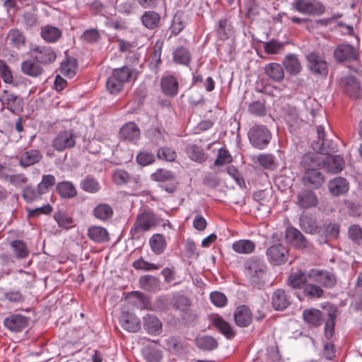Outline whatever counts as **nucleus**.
<instances>
[{"label": "nucleus", "mask_w": 362, "mask_h": 362, "mask_svg": "<svg viewBox=\"0 0 362 362\" xmlns=\"http://www.w3.org/2000/svg\"><path fill=\"white\" fill-rule=\"evenodd\" d=\"M119 322L124 329L130 332H136L141 327L139 319L135 315L126 311H122Z\"/></svg>", "instance_id": "nucleus-16"}, {"label": "nucleus", "mask_w": 362, "mask_h": 362, "mask_svg": "<svg viewBox=\"0 0 362 362\" xmlns=\"http://www.w3.org/2000/svg\"><path fill=\"white\" fill-rule=\"evenodd\" d=\"M54 218L62 228L67 229L73 227V219L66 214L57 212L54 214Z\"/></svg>", "instance_id": "nucleus-54"}, {"label": "nucleus", "mask_w": 362, "mask_h": 362, "mask_svg": "<svg viewBox=\"0 0 362 362\" xmlns=\"http://www.w3.org/2000/svg\"><path fill=\"white\" fill-rule=\"evenodd\" d=\"M41 36L48 42H54L61 37V31L56 27L47 25L42 28Z\"/></svg>", "instance_id": "nucleus-40"}, {"label": "nucleus", "mask_w": 362, "mask_h": 362, "mask_svg": "<svg viewBox=\"0 0 362 362\" xmlns=\"http://www.w3.org/2000/svg\"><path fill=\"white\" fill-rule=\"evenodd\" d=\"M249 112L257 116H262L266 112L264 104L259 101H255L249 105Z\"/></svg>", "instance_id": "nucleus-64"}, {"label": "nucleus", "mask_w": 362, "mask_h": 362, "mask_svg": "<svg viewBox=\"0 0 362 362\" xmlns=\"http://www.w3.org/2000/svg\"><path fill=\"white\" fill-rule=\"evenodd\" d=\"M173 59L177 64L188 65L191 57L187 49L184 47H179L173 53Z\"/></svg>", "instance_id": "nucleus-47"}, {"label": "nucleus", "mask_w": 362, "mask_h": 362, "mask_svg": "<svg viewBox=\"0 0 362 362\" xmlns=\"http://www.w3.org/2000/svg\"><path fill=\"white\" fill-rule=\"evenodd\" d=\"M22 71L30 76H37L42 73V69L32 60H26L21 64Z\"/></svg>", "instance_id": "nucleus-41"}, {"label": "nucleus", "mask_w": 362, "mask_h": 362, "mask_svg": "<svg viewBox=\"0 0 362 362\" xmlns=\"http://www.w3.org/2000/svg\"><path fill=\"white\" fill-rule=\"evenodd\" d=\"M308 278V274L299 270L293 272L288 279V284L293 288H301L305 286Z\"/></svg>", "instance_id": "nucleus-32"}, {"label": "nucleus", "mask_w": 362, "mask_h": 362, "mask_svg": "<svg viewBox=\"0 0 362 362\" xmlns=\"http://www.w3.org/2000/svg\"><path fill=\"white\" fill-rule=\"evenodd\" d=\"M286 238L288 243L296 248L303 249L308 247V243L305 237L300 230L293 227H289L286 229Z\"/></svg>", "instance_id": "nucleus-17"}, {"label": "nucleus", "mask_w": 362, "mask_h": 362, "mask_svg": "<svg viewBox=\"0 0 362 362\" xmlns=\"http://www.w3.org/2000/svg\"><path fill=\"white\" fill-rule=\"evenodd\" d=\"M42 194L37 188L36 189L32 187H26L23 192V197L27 202H32L37 199Z\"/></svg>", "instance_id": "nucleus-57"}, {"label": "nucleus", "mask_w": 362, "mask_h": 362, "mask_svg": "<svg viewBox=\"0 0 362 362\" xmlns=\"http://www.w3.org/2000/svg\"><path fill=\"white\" fill-rule=\"evenodd\" d=\"M11 247L17 259H24L28 257L29 251L26 244L22 240H13L10 243Z\"/></svg>", "instance_id": "nucleus-39"}, {"label": "nucleus", "mask_w": 362, "mask_h": 362, "mask_svg": "<svg viewBox=\"0 0 362 362\" xmlns=\"http://www.w3.org/2000/svg\"><path fill=\"white\" fill-rule=\"evenodd\" d=\"M158 224L155 214L151 211L139 214L130 230L133 238L138 239L145 232L151 230Z\"/></svg>", "instance_id": "nucleus-2"}, {"label": "nucleus", "mask_w": 362, "mask_h": 362, "mask_svg": "<svg viewBox=\"0 0 362 362\" xmlns=\"http://www.w3.org/2000/svg\"><path fill=\"white\" fill-rule=\"evenodd\" d=\"M259 163L265 168L272 169L275 166V158L271 154H261L258 156Z\"/></svg>", "instance_id": "nucleus-60"}, {"label": "nucleus", "mask_w": 362, "mask_h": 362, "mask_svg": "<svg viewBox=\"0 0 362 362\" xmlns=\"http://www.w3.org/2000/svg\"><path fill=\"white\" fill-rule=\"evenodd\" d=\"M213 325L218 329L226 337L231 339L235 336V333L230 325L218 315H214L211 318Z\"/></svg>", "instance_id": "nucleus-31"}, {"label": "nucleus", "mask_w": 362, "mask_h": 362, "mask_svg": "<svg viewBox=\"0 0 362 362\" xmlns=\"http://www.w3.org/2000/svg\"><path fill=\"white\" fill-rule=\"evenodd\" d=\"M323 166L329 172L338 173L344 168V161L339 155L327 156L323 160Z\"/></svg>", "instance_id": "nucleus-19"}, {"label": "nucleus", "mask_w": 362, "mask_h": 362, "mask_svg": "<svg viewBox=\"0 0 362 362\" xmlns=\"http://www.w3.org/2000/svg\"><path fill=\"white\" fill-rule=\"evenodd\" d=\"M285 43L280 42L277 40H272L264 44V49L266 53L274 54L282 49Z\"/></svg>", "instance_id": "nucleus-58"}, {"label": "nucleus", "mask_w": 362, "mask_h": 362, "mask_svg": "<svg viewBox=\"0 0 362 362\" xmlns=\"http://www.w3.org/2000/svg\"><path fill=\"white\" fill-rule=\"evenodd\" d=\"M303 318L305 322L314 326H319L322 320L321 312L315 308L305 310L303 312Z\"/></svg>", "instance_id": "nucleus-33"}, {"label": "nucleus", "mask_w": 362, "mask_h": 362, "mask_svg": "<svg viewBox=\"0 0 362 362\" xmlns=\"http://www.w3.org/2000/svg\"><path fill=\"white\" fill-rule=\"evenodd\" d=\"M120 134L124 139L135 142L139 138L140 130L135 123L129 122L122 127Z\"/></svg>", "instance_id": "nucleus-24"}, {"label": "nucleus", "mask_w": 362, "mask_h": 362, "mask_svg": "<svg viewBox=\"0 0 362 362\" xmlns=\"http://www.w3.org/2000/svg\"><path fill=\"white\" fill-rule=\"evenodd\" d=\"M140 286L146 291H152L158 287V280L152 276L146 275L139 279Z\"/></svg>", "instance_id": "nucleus-46"}, {"label": "nucleus", "mask_w": 362, "mask_h": 362, "mask_svg": "<svg viewBox=\"0 0 362 362\" xmlns=\"http://www.w3.org/2000/svg\"><path fill=\"white\" fill-rule=\"evenodd\" d=\"M333 54L334 59L339 62H355L360 55L357 47L346 43L338 45Z\"/></svg>", "instance_id": "nucleus-6"}, {"label": "nucleus", "mask_w": 362, "mask_h": 362, "mask_svg": "<svg viewBox=\"0 0 362 362\" xmlns=\"http://www.w3.org/2000/svg\"><path fill=\"white\" fill-rule=\"evenodd\" d=\"M173 173L165 169H158L151 175V179L156 182H167L173 180Z\"/></svg>", "instance_id": "nucleus-53"}, {"label": "nucleus", "mask_w": 362, "mask_h": 362, "mask_svg": "<svg viewBox=\"0 0 362 362\" xmlns=\"http://www.w3.org/2000/svg\"><path fill=\"white\" fill-rule=\"evenodd\" d=\"M255 248V244L250 240H240L234 242L232 249L239 254H250Z\"/></svg>", "instance_id": "nucleus-35"}, {"label": "nucleus", "mask_w": 362, "mask_h": 362, "mask_svg": "<svg viewBox=\"0 0 362 362\" xmlns=\"http://www.w3.org/2000/svg\"><path fill=\"white\" fill-rule=\"evenodd\" d=\"M9 44L17 49H20L25 45V37L23 32L18 29L11 30L7 35Z\"/></svg>", "instance_id": "nucleus-34"}, {"label": "nucleus", "mask_w": 362, "mask_h": 362, "mask_svg": "<svg viewBox=\"0 0 362 362\" xmlns=\"http://www.w3.org/2000/svg\"><path fill=\"white\" fill-rule=\"evenodd\" d=\"M234 318L235 323L239 327H247L252 322V313L247 306L242 305L238 308Z\"/></svg>", "instance_id": "nucleus-20"}, {"label": "nucleus", "mask_w": 362, "mask_h": 362, "mask_svg": "<svg viewBox=\"0 0 362 362\" xmlns=\"http://www.w3.org/2000/svg\"><path fill=\"white\" fill-rule=\"evenodd\" d=\"M42 154L37 150L26 151L21 155L20 165L25 168L38 163L42 159Z\"/></svg>", "instance_id": "nucleus-22"}, {"label": "nucleus", "mask_w": 362, "mask_h": 362, "mask_svg": "<svg viewBox=\"0 0 362 362\" xmlns=\"http://www.w3.org/2000/svg\"><path fill=\"white\" fill-rule=\"evenodd\" d=\"M157 156L159 159L166 161H174L176 158V153L170 148H160L158 150Z\"/></svg>", "instance_id": "nucleus-56"}, {"label": "nucleus", "mask_w": 362, "mask_h": 362, "mask_svg": "<svg viewBox=\"0 0 362 362\" xmlns=\"http://www.w3.org/2000/svg\"><path fill=\"white\" fill-rule=\"evenodd\" d=\"M267 75L272 80L281 81L284 77V71L282 66L277 63H270L265 66Z\"/></svg>", "instance_id": "nucleus-36"}, {"label": "nucleus", "mask_w": 362, "mask_h": 362, "mask_svg": "<svg viewBox=\"0 0 362 362\" xmlns=\"http://www.w3.org/2000/svg\"><path fill=\"white\" fill-rule=\"evenodd\" d=\"M232 156L229 151L224 148H221L218 151L217 158L214 161V165L222 166L223 165L231 163Z\"/></svg>", "instance_id": "nucleus-52"}, {"label": "nucleus", "mask_w": 362, "mask_h": 362, "mask_svg": "<svg viewBox=\"0 0 362 362\" xmlns=\"http://www.w3.org/2000/svg\"><path fill=\"white\" fill-rule=\"evenodd\" d=\"M129 179L130 176L128 173L122 170H117L115 171L112 175L113 182L119 185L127 184L129 181Z\"/></svg>", "instance_id": "nucleus-59"}, {"label": "nucleus", "mask_w": 362, "mask_h": 362, "mask_svg": "<svg viewBox=\"0 0 362 362\" xmlns=\"http://www.w3.org/2000/svg\"><path fill=\"white\" fill-rule=\"evenodd\" d=\"M56 190L59 194L64 199L74 197L77 194L75 186L69 181H62L57 185Z\"/></svg>", "instance_id": "nucleus-30"}, {"label": "nucleus", "mask_w": 362, "mask_h": 362, "mask_svg": "<svg viewBox=\"0 0 362 362\" xmlns=\"http://www.w3.org/2000/svg\"><path fill=\"white\" fill-rule=\"evenodd\" d=\"M159 20L158 14L154 11H147L142 16L143 24L148 28H153Z\"/></svg>", "instance_id": "nucleus-51"}, {"label": "nucleus", "mask_w": 362, "mask_h": 362, "mask_svg": "<svg viewBox=\"0 0 362 362\" xmlns=\"http://www.w3.org/2000/svg\"><path fill=\"white\" fill-rule=\"evenodd\" d=\"M283 64L286 71L291 75H297L302 69L299 59L295 54H288L285 57Z\"/></svg>", "instance_id": "nucleus-26"}, {"label": "nucleus", "mask_w": 362, "mask_h": 362, "mask_svg": "<svg viewBox=\"0 0 362 362\" xmlns=\"http://www.w3.org/2000/svg\"><path fill=\"white\" fill-rule=\"evenodd\" d=\"M31 55L42 64L52 63L56 59V54L50 47L37 46L32 49Z\"/></svg>", "instance_id": "nucleus-14"}, {"label": "nucleus", "mask_w": 362, "mask_h": 362, "mask_svg": "<svg viewBox=\"0 0 362 362\" xmlns=\"http://www.w3.org/2000/svg\"><path fill=\"white\" fill-rule=\"evenodd\" d=\"M300 225L303 230L308 233H315L318 228L315 221L310 217L304 216L300 219Z\"/></svg>", "instance_id": "nucleus-49"}, {"label": "nucleus", "mask_w": 362, "mask_h": 362, "mask_svg": "<svg viewBox=\"0 0 362 362\" xmlns=\"http://www.w3.org/2000/svg\"><path fill=\"white\" fill-rule=\"evenodd\" d=\"M133 267L136 269H141L145 271H149V270H156L160 268V266L149 263L143 259H137L136 261H134L133 263Z\"/></svg>", "instance_id": "nucleus-62"}, {"label": "nucleus", "mask_w": 362, "mask_h": 362, "mask_svg": "<svg viewBox=\"0 0 362 362\" xmlns=\"http://www.w3.org/2000/svg\"><path fill=\"white\" fill-rule=\"evenodd\" d=\"M321 161L318 156L313 153H308L302 158L301 165L305 170L303 181L305 185L318 188L324 183V177L317 168Z\"/></svg>", "instance_id": "nucleus-1"}, {"label": "nucleus", "mask_w": 362, "mask_h": 362, "mask_svg": "<svg viewBox=\"0 0 362 362\" xmlns=\"http://www.w3.org/2000/svg\"><path fill=\"white\" fill-rule=\"evenodd\" d=\"M81 187L86 192L89 193H95L100 189V184L92 177H86L81 182Z\"/></svg>", "instance_id": "nucleus-50"}, {"label": "nucleus", "mask_w": 362, "mask_h": 362, "mask_svg": "<svg viewBox=\"0 0 362 362\" xmlns=\"http://www.w3.org/2000/svg\"><path fill=\"white\" fill-rule=\"evenodd\" d=\"M248 138L255 148L263 149L269 143L272 134L270 131L264 126L256 125L248 132Z\"/></svg>", "instance_id": "nucleus-5"}, {"label": "nucleus", "mask_w": 362, "mask_h": 362, "mask_svg": "<svg viewBox=\"0 0 362 362\" xmlns=\"http://www.w3.org/2000/svg\"><path fill=\"white\" fill-rule=\"evenodd\" d=\"M93 214L98 219L105 221L112 216L113 210L107 204H100L94 209Z\"/></svg>", "instance_id": "nucleus-43"}, {"label": "nucleus", "mask_w": 362, "mask_h": 362, "mask_svg": "<svg viewBox=\"0 0 362 362\" xmlns=\"http://www.w3.org/2000/svg\"><path fill=\"white\" fill-rule=\"evenodd\" d=\"M55 184V177L54 175L48 174L42 176L41 182L37 185V189L40 193L42 194L47 193L49 189Z\"/></svg>", "instance_id": "nucleus-48"}, {"label": "nucleus", "mask_w": 362, "mask_h": 362, "mask_svg": "<svg viewBox=\"0 0 362 362\" xmlns=\"http://www.w3.org/2000/svg\"><path fill=\"white\" fill-rule=\"evenodd\" d=\"M288 250L282 244H276L267 250L269 261L274 265H280L288 259Z\"/></svg>", "instance_id": "nucleus-11"}, {"label": "nucleus", "mask_w": 362, "mask_h": 362, "mask_svg": "<svg viewBox=\"0 0 362 362\" xmlns=\"http://www.w3.org/2000/svg\"><path fill=\"white\" fill-rule=\"evenodd\" d=\"M186 153L189 158L197 163H203L207 159V155L204 150L197 145H189L186 148Z\"/></svg>", "instance_id": "nucleus-37"}, {"label": "nucleus", "mask_w": 362, "mask_h": 362, "mask_svg": "<svg viewBox=\"0 0 362 362\" xmlns=\"http://www.w3.org/2000/svg\"><path fill=\"white\" fill-rule=\"evenodd\" d=\"M28 324V319L21 315H11L4 320V325L6 328L13 332H21L25 329Z\"/></svg>", "instance_id": "nucleus-18"}, {"label": "nucleus", "mask_w": 362, "mask_h": 362, "mask_svg": "<svg viewBox=\"0 0 362 362\" xmlns=\"http://www.w3.org/2000/svg\"><path fill=\"white\" fill-rule=\"evenodd\" d=\"M145 329L151 334H159L161 332L162 324L158 317L147 315L144 317Z\"/></svg>", "instance_id": "nucleus-28"}, {"label": "nucleus", "mask_w": 362, "mask_h": 362, "mask_svg": "<svg viewBox=\"0 0 362 362\" xmlns=\"http://www.w3.org/2000/svg\"><path fill=\"white\" fill-rule=\"evenodd\" d=\"M266 266L259 259L250 258L245 264V273L252 284L259 285L265 274Z\"/></svg>", "instance_id": "nucleus-4"}, {"label": "nucleus", "mask_w": 362, "mask_h": 362, "mask_svg": "<svg viewBox=\"0 0 362 362\" xmlns=\"http://www.w3.org/2000/svg\"><path fill=\"white\" fill-rule=\"evenodd\" d=\"M76 136L74 130L61 131L52 141V146L57 151H63L74 146Z\"/></svg>", "instance_id": "nucleus-7"}, {"label": "nucleus", "mask_w": 362, "mask_h": 362, "mask_svg": "<svg viewBox=\"0 0 362 362\" xmlns=\"http://www.w3.org/2000/svg\"><path fill=\"white\" fill-rule=\"evenodd\" d=\"M340 85L344 92L349 97L359 98L362 96V89L357 79L354 76H346L341 79Z\"/></svg>", "instance_id": "nucleus-13"}, {"label": "nucleus", "mask_w": 362, "mask_h": 362, "mask_svg": "<svg viewBox=\"0 0 362 362\" xmlns=\"http://www.w3.org/2000/svg\"><path fill=\"white\" fill-rule=\"evenodd\" d=\"M161 88L165 95L174 96L178 91V82L173 76H163L160 82Z\"/></svg>", "instance_id": "nucleus-21"}, {"label": "nucleus", "mask_w": 362, "mask_h": 362, "mask_svg": "<svg viewBox=\"0 0 362 362\" xmlns=\"http://www.w3.org/2000/svg\"><path fill=\"white\" fill-rule=\"evenodd\" d=\"M132 74V69L128 66L115 69L112 74L107 80L106 87L107 90L112 94L119 93L124 83L131 78Z\"/></svg>", "instance_id": "nucleus-3"}, {"label": "nucleus", "mask_w": 362, "mask_h": 362, "mask_svg": "<svg viewBox=\"0 0 362 362\" xmlns=\"http://www.w3.org/2000/svg\"><path fill=\"white\" fill-rule=\"evenodd\" d=\"M88 238L95 243H105L110 240L107 230L103 227L93 226L88 228Z\"/></svg>", "instance_id": "nucleus-23"}, {"label": "nucleus", "mask_w": 362, "mask_h": 362, "mask_svg": "<svg viewBox=\"0 0 362 362\" xmlns=\"http://www.w3.org/2000/svg\"><path fill=\"white\" fill-rule=\"evenodd\" d=\"M151 250L156 255L162 254L166 247V241L160 234H154L149 240Z\"/></svg>", "instance_id": "nucleus-38"}, {"label": "nucleus", "mask_w": 362, "mask_h": 362, "mask_svg": "<svg viewBox=\"0 0 362 362\" xmlns=\"http://www.w3.org/2000/svg\"><path fill=\"white\" fill-rule=\"evenodd\" d=\"M308 276L311 281L325 287L330 288L336 284L334 275L327 271L312 269L308 272Z\"/></svg>", "instance_id": "nucleus-9"}, {"label": "nucleus", "mask_w": 362, "mask_h": 362, "mask_svg": "<svg viewBox=\"0 0 362 362\" xmlns=\"http://www.w3.org/2000/svg\"><path fill=\"white\" fill-rule=\"evenodd\" d=\"M77 65L74 59H66L64 61L60 67L62 74L68 78H73L76 73Z\"/></svg>", "instance_id": "nucleus-42"}, {"label": "nucleus", "mask_w": 362, "mask_h": 362, "mask_svg": "<svg viewBox=\"0 0 362 362\" xmlns=\"http://www.w3.org/2000/svg\"><path fill=\"white\" fill-rule=\"evenodd\" d=\"M318 200L315 194L309 189H303L296 197V204L301 209H309L317 204Z\"/></svg>", "instance_id": "nucleus-15"}, {"label": "nucleus", "mask_w": 362, "mask_h": 362, "mask_svg": "<svg viewBox=\"0 0 362 362\" xmlns=\"http://www.w3.org/2000/svg\"><path fill=\"white\" fill-rule=\"evenodd\" d=\"M142 354L148 362H160L162 359V352L156 343L146 346Z\"/></svg>", "instance_id": "nucleus-25"}, {"label": "nucleus", "mask_w": 362, "mask_h": 362, "mask_svg": "<svg viewBox=\"0 0 362 362\" xmlns=\"http://www.w3.org/2000/svg\"><path fill=\"white\" fill-rule=\"evenodd\" d=\"M292 8L306 15H318L324 12V6L317 0H298L291 4Z\"/></svg>", "instance_id": "nucleus-8"}, {"label": "nucleus", "mask_w": 362, "mask_h": 362, "mask_svg": "<svg viewBox=\"0 0 362 362\" xmlns=\"http://www.w3.org/2000/svg\"><path fill=\"white\" fill-rule=\"evenodd\" d=\"M304 294L311 298H320L323 290L318 286L313 284H305L303 290Z\"/></svg>", "instance_id": "nucleus-55"}, {"label": "nucleus", "mask_w": 362, "mask_h": 362, "mask_svg": "<svg viewBox=\"0 0 362 362\" xmlns=\"http://www.w3.org/2000/svg\"><path fill=\"white\" fill-rule=\"evenodd\" d=\"M329 189L333 195L339 196L348 191L349 184L344 178L336 177L329 182Z\"/></svg>", "instance_id": "nucleus-27"}, {"label": "nucleus", "mask_w": 362, "mask_h": 362, "mask_svg": "<svg viewBox=\"0 0 362 362\" xmlns=\"http://www.w3.org/2000/svg\"><path fill=\"white\" fill-rule=\"evenodd\" d=\"M210 298L212 303L217 307H223L227 303V298L221 292H212L210 295Z\"/></svg>", "instance_id": "nucleus-63"}, {"label": "nucleus", "mask_w": 362, "mask_h": 362, "mask_svg": "<svg viewBox=\"0 0 362 362\" xmlns=\"http://www.w3.org/2000/svg\"><path fill=\"white\" fill-rule=\"evenodd\" d=\"M2 104L14 114H19L23 111V99L18 95L9 93L4 90L0 97Z\"/></svg>", "instance_id": "nucleus-12"}, {"label": "nucleus", "mask_w": 362, "mask_h": 362, "mask_svg": "<svg viewBox=\"0 0 362 362\" xmlns=\"http://www.w3.org/2000/svg\"><path fill=\"white\" fill-rule=\"evenodd\" d=\"M196 343L199 349L211 351L217 348L218 342L210 336H204L197 339Z\"/></svg>", "instance_id": "nucleus-44"}, {"label": "nucleus", "mask_w": 362, "mask_h": 362, "mask_svg": "<svg viewBox=\"0 0 362 362\" xmlns=\"http://www.w3.org/2000/svg\"><path fill=\"white\" fill-rule=\"evenodd\" d=\"M308 67L315 75L325 76L328 74V65L324 58L315 52L310 53L307 56Z\"/></svg>", "instance_id": "nucleus-10"}, {"label": "nucleus", "mask_w": 362, "mask_h": 362, "mask_svg": "<svg viewBox=\"0 0 362 362\" xmlns=\"http://www.w3.org/2000/svg\"><path fill=\"white\" fill-rule=\"evenodd\" d=\"M0 76L6 83H11L13 81L12 73L6 64L0 60Z\"/></svg>", "instance_id": "nucleus-61"}, {"label": "nucleus", "mask_w": 362, "mask_h": 362, "mask_svg": "<svg viewBox=\"0 0 362 362\" xmlns=\"http://www.w3.org/2000/svg\"><path fill=\"white\" fill-rule=\"evenodd\" d=\"M272 303L274 309L282 310L289 305L290 301L284 291L278 289L272 295Z\"/></svg>", "instance_id": "nucleus-29"}, {"label": "nucleus", "mask_w": 362, "mask_h": 362, "mask_svg": "<svg viewBox=\"0 0 362 362\" xmlns=\"http://www.w3.org/2000/svg\"><path fill=\"white\" fill-rule=\"evenodd\" d=\"M1 167L0 168V180H5L8 181L11 184L16 187H21L24 185L28 178L23 174H16L11 175H6L1 172Z\"/></svg>", "instance_id": "nucleus-45"}]
</instances>
